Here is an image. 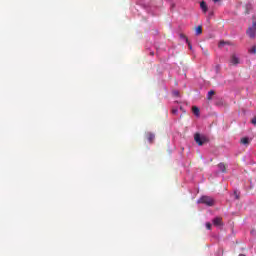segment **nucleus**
Listing matches in <instances>:
<instances>
[{
	"mask_svg": "<svg viewBox=\"0 0 256 256\" xmlns=\"http://www.w3.org/2000/svg\"><path fill=\"white\" fill-rule=\"evenodd\" d=\"M194 140L196 141L197 145L202 146L205 145V143H209V138H207L204 135H201L199 133H196L194 135Z\"/></svg>",
	"mask_w": 256,
	"mask_h": 256,
	"instance_id": "nucleus-1",
	"label": "nucleus"
},
{
	"mask_svg": "<svg viewBox=\"0 0 256 256\" xmlns=\"http://www.w3.org/2000/svg\"><path fill=\"white\" fill-rule=\"evenodd\" d=\"M198 203H202L204 205H207L208 207H213V205H215V200L212 197H209V196H202L198 200Z\"/></svg>",
	"mask_w": 256,
	"mask_h": 256,
	"instance_id": "nucleus-2",
	"label": "nucleus"
},
{
	"mask_svg": "<svg viewBox=\"0 0 256 256\" xmlns=\"http://www.w3.org/2000/svg\"><path fill=\"white\" fill-rule=\"evenodd\" d=\"M229 63L233 66L241 65V58H239V55L236 53H232L230 55Z\"/></svg>",
	"mask_w": 256,
	"mask_h": 256,
	"instance_id": "nucleus-3",
	"label": "nucleus"
},
{
	"mask_svg": "<svg viewBox=\"0 0 256 256\" xmlns=\"http://www.w3.org/2000/svg\"><path fill=\"white\" fill-rule=\"evenodd\" d=\"M246 35L250 37V39H255L256 37V22L253 21L252 27H249L246 31Z\"/></svg>",
	"mask_w": 256,
	"mask_h": 256,
	"instance_id": "nucleus-4",
	"label": "nucleus"
},
{
	"mask_svg": "<svg viewBox=\"0 0 256 256\" xmlns=\"http://www.w3.org/2000/svg\"><path fill=\"white\" fill-rule=\"evenodd\" d=\"M251 11H253V4L248 3L245 5V14L249 15V13H251Z\"/></svg>",
	"mask_w": 256,
	"mask_h": 256,
	"instance_id": "nucleus-5",
	"label": "nucleus"
},
{
	"mask_svg": "<svg viewBox=\"0 0 256 256\" xmlns=\"http://www.w3.org/2000/svg\"><path fill=\"white\" fill-rule=\"evenodd\" d=\"M218 169H220L222 173H227V165L225 163H219Z\"/></svg>",
	"mask_w": 256,
	"mask_h": 256,
	"instance_id": "nucleus-6",
	"label": "nucleus"
},
{
	"mask_svg": "<svg viewBox=\"0 0 256 256\" xmlns=\"http://www.w3.org/2000/svg\"><path fill=\"white\" fill-rule=\"evenodd\" d=\"M223 220L219 217H216L213 219V225H215L216 227H219L220 225H222Z\"/></svg>",
	"mask_w": 256,
	"mask_h": 256,
	"instance_id": "nucleus-7",
	"label": "nucleus"
},
{
	"mask_svg": "<svg viewBox=\"0 0 256 256\" xmlns=\"http://www.w3.org/2000/svg\"><path fill=\"white\" fill-rule=\"evenodd\" d=\"M147 140L149 141V143H153V141H155V135L153 134V132L148 133Z\"/></svg>",
	"mask_w": 256,
	"mask_h": 256,
	"instance_id": "nucleus-8",
	"label": "nucleus"
},
{
	"mask_svg": "<svg viewBox=\"0 0 256 256\" xmlns=\"http://www.w3.org/2000/svg\"><path fill=\"white\" fill-rule=\"evenodd\" d=\"M200 7H201V9H202V11H203L204 13H207L208 8H207V3H205V1H202V2L200 3Z\"/></svg>",
	"mask_w": 256,
	"mask_h": 256,
	"instance_id": "nucleus-9",
	"label": "nucleus"
},
{
	"mask_svg": "<svg viewBox=\"0 0 256 256\" xmlns=\"http://www.w3.org/2000/svg\"><path fill=\"white\" fill-rule=\"evenodd\" d=\"M180 37H181L182 39H185L186 43H188V47H189L190 50L193 49V46L191 45V42H189V39L187 38V36L181 34Z\"/></svg>",
	"mask_w": 256,
	"mask_h": 256,
	"instance_id": "nucleus-10",
	"label": "nucleus"
},
{
	"mask_svg": "<svg viewBox=\"0 0 256 256\" xmlns=\"http://www.w3.org/2000/svg\"><path fill=\"white\" fill-rule=\"evenodd\" d=\"M192 113L194 115H196V117H199V114H200L199 108L197 106H193L192 107Z\"/></svg>",
	"mask_w": 256,
	"mask_h": 256,
	"instance_id": "nucleus-11",
	"label": "nucleus"
},
{
	"mask_svg": "<svg viewBox=\"0 0 256 256\" xmlns=\"http://www.w3.org/2000/svg\"><path fill=\"white\" fill-rule=\"evenodd\" d=\"M213 95H215V91L214 90H210L207 94V99L208 101H211V99H213Z\"/></svg>",
	"mask_w": 256,
	"mask_h": 256,
	"instance_id": "nucleus-12",
	"label": "nucleus"
},
{
	"mask_svg": "<svg viewBox=\"0 0 256 256\" xmlns=\"http://www.w3.org/2000/svg\"><path fill=\"white\" fill-rule=\"evenodd\" d=\"M241 143H242V145H248L249 144V138H247V137L242 138Z\"/></svg>",
	"mask_w": 256,
	"mask_h": 256,
	"instance_id": "nucleus-13",
	"label": "nucleus"
},
{
	"mask_svg": "<svg viewBox=\"0 0 256 256\" xmlns=\"http://www.w3.org/2000/svg\"><path fill=\"white\" fill-rule=\"evenodd\" d=\"M201 33H203V28L201 26H198L196 28V35H201Z\"/></svg>",
	"mask_w": 256,
	"mask_h": 256,
	"instance_id": "nucleus-14",
	"label": "nucleus"
},
{
	"mask_svg": "<svg viewBox=\"0 0 256 256\" xmlns=\"http://www.w3.org/2000/svg\"><path fill=\"white\" fill-rule=\"evenodd\" d=\"M248 53H251L252 55H256V46L254 45L251 49H249Z\"/></svg>",
	"mask_w": 256,
	"mask_h": 256,
	"instance_id": "nucleus-15",
	"label": "nucleus"
},
{
	"mask_svg": "<svg viewBox=\"0 0 256 256\" xmlns=\"http://www.w3.org/2000/svg\"><path fill=\"white\" fill-rule=\"evenodd\" d=\"M228 43L227 42H225V41H220V43H219V47H223V46H225V45H227Z\"/></svg>",
	"mask_w": 256,
	"mask_h": 256,
	"instance_id": "nucleus-16",
	"label": "nucleus"
},
{
	"mask_svg": "<svg viewBox=\"0 0 256 256\" xmlns=\"http://www.w3.org/2000/svg\"><path fill=\"white\" fill-rule=\"evenodd\" d=\"M206 229H208L209 231H211V223H210V222H207V223H206Z\"/></svg>",
	"mask_w": 256,
	"mask_h": 256,
	"instance_id": "nucleus-17",
	"label": "nucleus"
},
{
	"mask_svg": "<svg viewBox=\"0 0 256 256\" xmlns=\"http://www.w3.org/2000/svg\"><path fill=\"white\" fill-rule=\"evenodd\" d=\"M178 111H179V110H178L177 108H174V109H172V114H173V115H177Z\"/></svg>",
	"mask_w": 256,
	"mask_h": 256,
	"instance_id": "nucleus-18",
	"label": "nucleus"
},
{
	"mask_svg": "<svg viewBox=\"0 0 256 256\" xmlns=\"http://www.w3.org/2000/svg\"><path fill=\"white\" fill-rule=\"evenodd\" d=\"M252 125H256V116L251 120Z\"/></svg>",
	"mask_w": 256,
	"mask_h": 256,
	"instance_id": "nucleus-19",
	"label": "nucleus"
},
{
	"mask_svg": "<svg viewBox=\"0 0 256 256\" xmlns=\"http://www.w3.org/2000/svg\"><path fill=\"white\" fill-rule=\"evenodd\" d=\"M203 53L204 55H209V50H204Z\"/></svg>",
	"mask_w": 256,
	"mask_h": 256,
	"instance_id": "nucleus-20",
	"label": "nucleus"
},
{
	"mask_svg": "<svg viewBox=\"0 0 256 256\" xmlns=\"http://www.w3.org/2000/svg\"><path fill=\"white\" fill-rule=\"evenodd\" d=\"M174 95H176V97H179V92H178V91H175V92H174Z\"/></svg>",
	"mask_w": 256,
	"mask_h": 256,
	"instance_id": "nucleus-21",
	"label": "nucleus"
},
{
	"mask_svg": "<svg viewBox=\"0 0 256 256\" xmlns=\"http://www.w3.org/2000/svg\"><path fill=\"white\" fill-rule=\"evenodd\" d=\"M234 194H235L236 199H239V195L237 194V192H234Z\"/></svg>",
	"mask_w": 256,
	"mask_h": 256,
	"instance_id": "nucleus-22",
	"label": "nucleus"
},
{
	"mask_svg": "<svg viewBox=\"0 0 256 256\" xmlns=\"http://www.w3.org/2000/svg\"><path fill=\"white\" fill-rule=\"evenodd\" d=\"M214 3H219L221 0H212Z\"/></svg>",
	"mask_w": 256,
	"mask_h": 256,
	"instance_id": "nucleus-23",
	"label": "nucleus"
},
{
	"mask_svg": "<svg viewBox=\"0 0 256 256\" xmlns=\"http://www.w3.org/2000/svg\"><path fill=\"white\" fill-rule=\"evenodd\" d=\"M239 256H246L245 254H239Z\"/></svg>",
	"mask_w": 256,
	"mask_h": 256,
	"instance_id": "nucleus-24",
	"label": "nucleus"
}]
</instances>
